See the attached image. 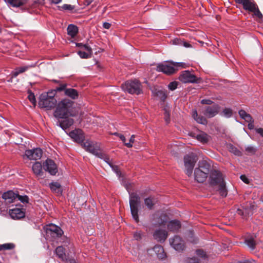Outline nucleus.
<instances>
[{
	"mask_svg": "<svg viewBox=\"0 0 263 263\" xmlns=\"http://www.w3.org/2000/svg\"><path fill=\"white\" fill-rule=\"evenodd\" d=\"M73 106V101L68 99L62 100L57 104L54 116L57 118H63L77 116L78 111Z\"/></svg>",
	"mask_w": 263,
	"mask_h": 263,
	"instance_id": "f257e3e1",
	"label": "nucleus"
},
{
	"mask_svg": "<svg viewBox=\"0 0 263 263\" xmlns=\"http://www.w3.org/2000/svg\"><path fill=\"white\" fill-rule=\"evenodd\" d=\"M208 182L210 185L212 187L218 186L217 191L221 196L226 197L227 196L228 191L226 183L223 174L220 171L214 170L210 172Z\"/></svg>",
	"mask_w": 263,
	"mask_h": 263,
	"instance_id": "f03ea898",
	"label": "nucleus"
},
{
	"mask_svg": "<svg viewBox=\"0 0 263 263\" xmlns=\"http://www.w3.org/2000/svg\"><path fill=\"white\" fill-rule=\"evenodd\" d=\"M211 165L205 160L199 161L194 170V179L198 183L204 182L209 175Z\"/></svg>",
	"mask_w": 263,
	"mask_h": 263,
	"instance_id": "7ed1b4c3",
	"label": "nucleus"
},
{
	"mask_svg": "<svg viewBox=\"0 0 263 263\" xmlns=\"http://www.w3.org/2000/svg\"><path fill=\"white\" fill-rule=\"evenodd\" d=\"M82 145H83L86 151L92 154L97 157L104 160L106 163H109V158L107 155L101 152L100 144L98 143L87 140L83 142Z\"/></svg>",
	"mask_w": 263,
	"mask_h": 263,
	"instance_id": "20e7f679",
	"label": "nucleus"
},
{
	"mask_svg": "<svg viewBox=\"0 0 263 263\" xmlns=\"http://www.w3.org/2000/svg\"><path fill=\"white\" fill-rule=\"evenodd\" d=\"M55 93L52 91L47 93H42L39 98V105L41 108L46 110H51L54 108L57 104V100L54 97Z\"/></svg>",
	"mask_w": 263,
	"mask_h": 263,
	"instance_id": "39448f33",
	"label": "nucleus"
},
{
	"mask_svg": "<svg viewBox=\"0 0 263 263\" xmlns=\"http://www.w3.org/2000/svg\"><path fill=\"white\" fill-rule=\"evenodd\" d=\"M121 88L132 95H138L142 93L141 83L136 79L126 81L121 85Z\"/></svg>",
	"mask_w": 263,
	"mask_h": 263,
	"instance_id": "423d86ee",
	"label": "nucleus"
},
{
	"mask_svg": "<svg viewBox=\"0 0 263 263\" xmlns=\"http://www.w3.org/2000/svg\"><path fill=\"white\" fill-rule=\"evenodd\" d=\"M129 206L132 216L134 220L139 221L138 212L140 205V197L136 193H129Z\"/></svg>",
	"mask_w": 263,
	"mask_h": 263,
	"instance_id": "0eeeda50",
	"label": "nucleus"
},
{
	"mask_svg": "<svg viewBox=\"0 0 263 263\" xmlns=\"http://www.w3.org/2000/svg\"><path fill=\"white\" fill-rule=\"evenodd\" d=\"M198 158L196 155L191 153L184 156V164L185 168V173L188 176H191L193 170L197 162Z\"/></svg>",
	"mask_w": 263,
	"mask_h": 263,
	"instance_id": "6e6552de",
	"label": "nucleus"
},
{
	"mask_svg": "<svg viewBox=\"0 0 263 263\" xmlns=\"http://www.w3.org/2000/svg\"><path fill=\"white\" fill-rule=\"evenodd\" d=\"M243 8L246 11L253 13V15L261 20L263 17L262 13L259 10L258 5L254 0H246L242 4Z\"/></svg>",
	"mask_w": 263,
	"mask_h": 263,
	"instance_id": "1a4fd4ad",
	"label": "nucleus"
},
{
	"mask_svg": "<svg viewBox=\"0 0 263 263\" xmlns=\"http://www.w3.org/2000/svg\"><path fill=\"white\" fill-rule=\"evenodd\" d=\"M178 79L183 83H198L200 79L197 78L191 71L184 70L181 72Z\"/></svg>",
	"mask_w": 263,
	"mask_h": 263,
	"instance_id": "9d476101",
	"label": "nucleus"
},
{
	"mask_svg": "<svg viewBox=\"0 0 263 263\" xmlns=\"http://www.w3.org/2000/svg\"><path fill=\"white\" fill-rule=\"evenodd\" d=\"M176 68L174 67L173 62L170 63H159L157 65L156 70L162 72L167 75H171L176 72Z\"/></svg>",
	"mask_w": 263,
	"mask_h": 263,
	"instance_id": "9b49d317",
	"label": "nucleus"
},
{
	"mask_svg": "<svg viewBox=\"0 0 263 263\" xmlns=\"http://www.w3.org/2000/svg\"><path fill=\"white\" fill-rule=\"evenodd\" d=\"M46 232L47 236H50L53 239L60 237L63 234L61 228L52 223L46 226Z\"/></svg>",
	"mask_w": 263,
	"mask_h": 263,
	"instance_id": "f8f14e48",
	"label": "nucleus"
},
{
	"mask_svg": "<svg viewBox=\"0 0 263 263\" xmlns=\"http://www.w3.org/2000/svg\"><path fill=\"white\" fill-rule=\"evenodd\" d=\"M171 246L177 251H182L185 248V244L182 239L178 235L170 239Z\"/></svg>",
	"mask_w": 263,
	"mask_h": 263,
	"instance_id": "ddd939ff",
	"label": "nucleus"
},
{
	"mask_svg": "<svg viewBox=\"0 0 263 263\" xmlns=\"http://www.w3.org/2000/svg\"><path fill=\"white\" fill-rule=\"evenodd\" d=\"M220 106L214 103L212 106H206L204 108L203 114L208 118H212L217 115L219 110Z\"/></svg>",
	"mask_w": 263,
	"mask_h": 263,
	"instance_id": "4468645a",
	"label": "nucleus"
},
{
	"mask_svg": "<svg viewBox=\"0 0 263 263\" xmlns=\"http://www.w3.org/2000/svg\"><path fill=\"white\" fill-rule=\"evenodd\" d=\"M43 169L48 172L51 175H55L58 172V167L54 161L50 159H47L43 163Z\"/></svg>",
	"mask_w": 263,
	"mask_h": 263,
	"instance_id": "2eb2a0df",
	"label": "nucleus"
},
{
	"mask_svg": "<svg viewBox=\"0 0 263 263\" xmlns=\"http://www.w3.org/2000/svg\"><path fill=\"white\" fill-rule=\"evenodd\" d=\"M42 150L40 148L28 149L25 151V155L30 160H39L42 156Z\"/></svg>",
	"mask_w": 263,
	"mask_h": 263,
	"instance_id": "dca6fc26",
	"label": "nucleus"
},
{
	"mask_svg": "<svg viewBox=\"0 0 263 263\" xmlns=\"http://www.w3.org/2000/svg\"><path fill=\"white\" fill-rule=\"evenodd\" d=\"M153 220L155 221V225L156 226H164L167 222V216L165 214H160L156 212L153 215Z\"/></svg>",
	"mask_w": 263,
	"mask_h": 263,
	"instance_id": "f3484780",
	"label": "nucleus"
},
{
	"mask_svg": "<svg viewBox=\"0 0 263 263\" xmlns=\"http://www.w3.org/2000/svg\"><path fill=\"white\" fill-rule=\"evenodd\" d=\"M69 136L74 140V141L79 143H83L84 140V134L81 129H77L71 131L69 134Z\"/></svg>",
	"mask_w": 263,
	"mask_h": 263,
	"instance_id": "a211bd4d",
	"label": "nucleus"
},
{
	"mask_svg": "<svg viewBox=\"0 0 263 263\" xmlns=\"http://www.w3.org/2000/svg\"><path fill=\"white\" fill-rule=\"evenodd\" d=\"M9 215L13 219H20L25 217V212L22 209L15 208L9 210Z\"/></svg>",
	"mask_w": 263,
	"mask_h": 263,
	"instance_id": "6ab92c4d",
	"label": "nucleus"
},
{
	"mask_svg": "<svg viewBox=\"0 0 263 263\" xmlns=\"http://www.w3.org/2000/svg\"><path fill=\"white\" fill-rule=\"evenodd\" d=\"M62 119H63L62 120H58L57 122V125L63 130H66L69 128L74 123L73 119L68 117H65Z\"/></svg>",
	"mask_w": 263,
	"mask_h": 263,
	"instance_id": "aec40b11",
	"label": "nucleus"
},
{
	"mask_svg": "<svg viewBox=\"0 0 263 263\" xmlns=\"http://www.w3.org/2000/svg\"><path fill=\"white\" fill-rule=\"evenodd\" d=\"M155 239L160 242H164L167 237V232L164 230L158 229L153 234Z\"/></svg>",
	"mask_w": 263,
	"mask_h": 263,
	"instance_id": "412c9836",
	"label": "nucleus"
},
{
	"mask_svg": "<svg viewBox=\"0 0 263 263\" xmlns=\"http://www.w3.org/2000/svg\"><path fill=\"white\" fill-rule=\"evenodd\" d=\"M17 194L15 193L12 191H8L3 193L2 198L8 203H12L16 199Z\"/></svg>",
	"mask_w": 263,
	"mask_h": 263,
	"instance_id": "4be33fe9",
	"label": "nucleus"
},
{
	"mask_svg": "<svg viewBox=\"0 0 263 263\" xmlns=\"http://www.w3.org/2000/svg\"><path fill=\"white\" fill-rule=\"evenodd\" d=\"M29 0H5V1L12 7L18 8L26 5Z\"/></svg>",
	"mask_w": 263,
	"mask_h": 263,
	"instance_id": "5701e85b",
	"label": "nucleus"
},
{
	"mask_svg": "<svg viewBox=\"0 0 263 263\" xmlns=\"http://www.w3.org/2000/svg\"><path fill=\"white\" fill-rule=\"evenodd\" d=\"M43 168V165L40 162H35L32 165V171L33 173L39 177H42L43 175V172L42 168Z\"/></svg>",
	"mask_w": 263,
	"mask_h": 263,
	"instance_id": "b1692460",
	"label": "nucleus"
},
{
	"mask_svg": "<svg viewBox=\"0 0 263 263\" xmlns=\"http://www.w3.org/2000/svg\"><path fill=\"white\" fill-rule=\"evenodd\" d=\"M181 228V223L178 220H172L167 224V229L169 231L176 232Z\"/></svg>",
	"mask_w": 263,
	"mask_h": 263,
	"instance_id": "393cba45",
	"label": "nucleus"
},
{
	"mask_svg": "<svg viewBox=\"0 0 263 263\" xmlns=\"http://www.w3.org/2000/svg\"><path fill=\"white\" fill-rule=\"evenodd\" d=\"M192 117L194 120L199 124L206 125L208 123V121L206 118L201 115H198L196 110L193 111Z\"/></svg>",
	"mask_w": 263,
	"mask_h": 263,
	"instance_id": "a878e982",
	"label": "nucleus"
},
{
	"mask_svg": "<svg viewBox=\"0 0 263 263\" xmlns=\"http://www.w3.org/2000/svg\"><path fill=\"white\" fill-rule=\"evenodd\" d=\"M64 94L73 100L77 99L79 97L78 91L73 88H67L65 90Z\"/></svg>",
	"mask_w": 263,
	"mask_h": 263,
	"instance_id": "bb28decb",
	"label": "nucleus"
},
{
	"mask_svg": "<svg viewBox=\"0 0 263 263\" xmlns=\"http://www.w3.org/2000/svg\"><path fill=\"white\" fill-rule=\"evenodd\" d=\"M154 250L156 253L157 257L161 259L166 257V254L163 247L160 245H156L154 247Z\"/></svg>",
	"mask_w": 263,
	"mask_h": 263,
	"instance_id": "cd10ccee",
	"label": "nucleus"
},
{
	"mask_svg": "<svg viewBox=\"0 0 263 263\" xmlns=\"http://www.w3.org/2000/svg\"><path fill=\"white\" fill-rule=\"evenodd\" d=\"M34 67L33 65H27L22 67H19L16 68L12 72V77H16L19 74L22 73L26 70H27L29 68Z\"/></svg>",
	"mask_w": 263,
	"mask_h": 263,
	"instance_id": "c85d7f7f",
	"label": "nucleus"
},
{
	"mask_svg": "<svg viewBox=\"0 0 263 263\" xmlns=\"http://www.w3.org/2000/svg\"><path fill=\"white\" fill-rule=\"evenodd\" d=\"M79 31L78 27L73 24H70L67 27V33L71 37H74Z\"/></svg>",
	"mask_w": 263,
	"mask_h": 263,
	"instance_id": "c756f323",
	"label": "nucleus"
},
{
	"mask_svg": "<svg viewBox=\"0 0 263 263\" xmlns=\"http://www.w3.org/2000/svg\"><path fill=\"white\" fill-rule=\"evenodd\" d=\"M51 190L57 194H61L62 193V189L61 185L58 182H52L49 184Z\"/></svg>",
	"mask_w": 263,
	"mask_h": 263,
	"instance_id": "7c9ffc66",
	"label": "nucleus"
},
{
	"mask_svg": "<svg viewBox=\"0 0 263 263\" xmlns=\"http://www.w3.org/2000/svg\"><path fill=\"white\" fill-rule=\"evenodd\" d=\"M245 242L251 250H253L255 249L256 242L252 236H248L246 237Z\"/></svg>",
	"mask_w": 263,
	"mask_h": 263,
	"instance_id": "2f4dec72",
	"label": "nucleus"
},
{
	"mask_svg": "<svg viewBox=\"0 0 263 263\" xmlns=\"http://www.w3.org/2000/svg\"><path fill=\"white\" fill-rule=\"evenodd\" d=\"M210 138V137L205 133H202L196 136L197 139L202 143H207Z\"/></svg>",
	"mask_w": 263,
	"mask_h": 263,
	"instance_id": "473e14b6",
	"label": "nucleus"
},
{
	"mask_svg": "<svg viewBox=\"0 0 263 263\" xmlns=\"http://www.w3.org/2000/svg\"><path fill=\"white\" fill-rule=\"evenodd\" d=\"M155 95L163 102H164L167 96V91L165 90H156Z\"/></svg>",
	"mask_w": 263,
	"mask_h": 263,
	"instance_id": "72a5a7b5",
	"label": "nucleus"
},
{
	"mask_svg": "<svg viewBox=\"0 0 263 263\" xmlns=\"http://www.w3.org/2000/svg\"><path fill=\"white\" fill-rule=\"evenodd\" d=\"M144 204L149 210L153 209L154 205L155 204L154 199L153 197H148L144 200Z\"/></svg>",
	"mask_w": 263,
	"mask_h": 263,
	"instance_id": "f704fd0d",
	"label": "nucleus"
},
{
	"mask_svg": "<svg viewBox=\"0 0 263 263\" xmlns=\"http://www.w3.org/2000/svg\"><path fill=\"white\" fill-rule=\"evenodd\" d=\"M238 114L240 118L245 120V121H252V117L251 115L246 112L245 110L241 109L239 110Z\"/></svg>",
	"mask_w": 263,
	"mask_h": 263,
	"instance_id": "c9c22d12",
	"label": "nucleus"
},
{
	"mask_svg": "<svg viewBox=\"0 0 263 263\" xmlns=\"http://www.w3.org/2000/svg\"><path fill=\"white\" fill-rule=\"evenodd\" d=\"M55 252L59 258L64 259L65 257V249L62 246L58 247L55 250Z\"/></svg>",
	"mask_w": 263,
	"mask_h": 263,
	"instance_id": "e433bc0d",
	"label": "nucleus"
},
{
	"mask_svg": "<svg viewBox=\"0 0 263 263\" xmlns=\"http://www.w3.org/2000/svg\"><path fill=\"white\" fill-rule=\"evenodd\" d=\"M229 151L236 156H241V152L235 146L230 144L228 145Z\"/></svg>",
	"mask_w": 263,
	"mask_h": 263,
	"instance_id": "4c0bfd02",
	"label": "nucleus"
},
{
	"mask_svg": "<svg viewBox=\"0 0 263 263\" xmlns=\"http://www.w3.org/2000/svg\"><path fill=\"white\" fill-rule=\"evenodd\" d=\"M220 115L227 118H230L233 115L232 110L230 108H226L222 110Z\"/></svg>",
	"mask_w": 263,
	"mask_h": 263,
	"instance_id": "58836bf2",
	"label": "nucleus"
},
{
	"mask_svg": "<svg viewBox=\"0 0 263 263\" xmlns=\"http://www.w3.org/2000/svg\"><path fill=\"white\" fill-rule=\"evenodd\" d=\"M2 250H12L14 248L15 245L13 243H7L1 245Z\"/></svg>",
	"mask_w": 263,
	"mask_h": 263,
	"instance_id": "ea45409f",
	"label": "nucleus"
},
{
	"mask_svg": "<svg viewBox=\"0 0 263 263\" xmlns=\"http://www.w3.org/2000/svg\"><path fill=\"white\" fill-rule=\"evenodd\" d=\"M66 86L67 84L66 83L60 84L59 86L56 87L53 90H52L53 93H54L55 94L57 92H60L63 90L65 91V90L67 89Z\"/></svg>",
	"mask_w": 263,
	"mask_h": 263,
	"instance_id": "a19ab883",
	"label": "nucleus"
},
{
	"mask_svg": "<svg viewBox=\"0 0 263 263\" xmlns=\"http://www.w3.org/2000/svg\"><path fill=\"white\" fill-rule=\"evenodd\" d=\"M173 64H174V67H175L177 69L176 72L179 70V68H180V67L185 68L187 67V64L183 62H173Z\"/></svg>",
	"mask_w": 263,
	"mask_h": 263,
	"instance_id": "79ce46f5",
	"label": "nucleus"
},
{
	"mask_svg": "<svg viewBox=\"0 0 263 263\" xmlns=\"http://www.w3.org/2000/svg\"><path fill=\"white\" fill-rule=\"evenodd\" d=\"M74 6L71 5L69 4H64L60 7V10L72 11L74 9Z\"/></svg>",
	"mask_w": 263,
	"mask_h": 263,
	"instance_id": "37998d69",
	"label": "nucleus"
},
{
	"mask_svg": "<svg viewBox=\"0 0 263 263\" xmlns=\"http://www.w3.org/2000/svg\"><path fill=\"white\" fill-rule=\"evenodd\" d=\"M28 98L29 100V101L31 102V103L35 105L36 104V99L35 96L33 92H32L31 91H28Z\"/></svg>",
	"mask_w": 263,
	"mask_h": 263,
	"instance_id": "c03bdc74",
	"label": "nucleus"
},
{
	"mask_svg": "<svg viewBox=\"0 0 263 263\" xmlns=\"http://www.w3.org/2000/svg\"><path fill=\"white\" fill-rule=\"evenodd\" d=\"M16 198H18V199L23 203H26L28 202L29 198L27 195L22 196L17 194Z\"/></svg>",
	"mask_w": 263,
	"mask_h": 263,
	"instance_id": "a18cd8bd",
	"label": "nucleus"
},
{
	"mask_svg": "<svg viewBox=\"0 0 263 263\" xmlns=\"http://www.w3.org/2000/svg\"><path fill=\"white\" fill-rule=\"evenodd\" d=\"M135 136L134 135L131 136L130 138L129 139V142L125 143V145L128 148H130L133 146V144L135 141Z\"/></svg>",
	"mask_w": 263,
	"mask_h": 263,
	"instance_id": "49530a36",
	"label": "nucleus"
},
{
	"mask_svg": "<svg viewBox=\"0 0 263 263\" xmlns=\"http://www.w3.org/2000/svg\"><path fill=\"white\" fill-rule=\"evenodd\" d=\"M177 86H178V82H177L176 81H173V82H171L168 84V88L170 90L173 91L177 88Z\"/></svg>",
	"mask_w": 263,
	"mask_h": 263,
	"instance_id": "de8ad7c7",
	"label": "nucleus"
},
{
	"mask_svg": "<svg viewBox=\"0 0 263 263\" xmlns=\"http://www.w3.org/2000/svg\"><path fill=\"white\" fill-rule=\"evenodd\" d=\"M196 254L200 257H201L203 258H206V254L202 250H200V249L197 250L196 251Z\"/></svg>",
	"mask_w": 263,
	"mask_h": 263,
	"instance_id": "09e8293b",
	"label": "nucleus"
},
{
	"mask_svg": "<svg viewBox=\"0 0 263 263\" xmlns=\"http://www.w3.org/2000/svg\"><path fill=\"white\" fill-rule=\"evenodd\" d=\"M79 55L83 59H87L89 57V53H88L85 51H79L78 52Z\"/></svg>",
	"mask_w": 263,
	"mask_h": 263,
	"instance_id": "8fccbe9b",
	"label": "nucleus"
},
{
	"mask_svg": "<svg viewBox=\"0 0 263 263\" xmlns=\"http://www.w3.org/2000/svg\"><path fill=\"white\" fill-rule=\"evenodd\" d=\"M186 263H200V261L196 257H193L187 258Z\"/></svg>",
	"mask_w": 263,
	"mask_h": 263,
	"instance_id": "3c124183",
	"label": "nucleus"
},
{
	"mask_svg": "<svg viewBox=\"0 0 263 263\" xmlns=\"http://www.w3.org/2000/svg\"><path fill=\"white\" fill-rule=\"evenodd\" d=\"M108 164H109V165L112 167V170H114V171L116 173V174L118 176H120L121 175V172H120V171L119 170L118 167L117 165H112V166H111L110 163V161H109V163Z\"/></svg>",
	"mask_w": 263,
	"mask_h": 263,
	"instance_id": "603ef678",
	"label": "nucleus"
},
{
	"mask_svg": "<svg viewBox=\"0 0 263 263\" xmlns=\"http://www.w3.org/2000/svg\"><path fill=\"white\" fill-rule=\"evenodd\" d=\"M246 151L250 154H254L256 152V149L251 146H248L246 148Z\"/></svg>",
	"mask_w": 263,
	"mask_h": 263,
	"instance_id": "864d4df0",
	"label": "nucleus"
},
{
	"mask_svg": "<svg viewBox=\"0 0 263 263\" xmlns=\"http://www.w3.org/2000/svg\"><path fill=\"white\" fill-rule=\"evenodd\" d=\"M173 44L176 45H182L183 43V41H182L179 39H175L173 40H172Z\"/></svg>",
	"mask_w": 263,
	"mask_h": 263,
	"instance_id": "5fc2aeb1",
	"label": "nucleus"
},
{
	"mask_svg": "<svg viewBox=\"0 0 263 263\" xmlns=\"http://www.w3.org/2000/svg\"><path fill=\"white\" fill-rule=\"evenodd\" d=\"M201 103L202 104H206V105H211L213 104V102L210 99H202L201 101Z\"/></svg>",
	"mask_w": 263,
	"mask_h": 263,
	"instance_id": "6e6d98bb",
	"label": "nucleus"
},
{
	"mask_svg": "<svg viewBox=\"0 0 263 263\" xmlns=\"http://www.w3.org/2000/svg\"><path fill=\"white\" fill-rule=\"evenodd\" d=\"M114 135L118 136L120 138V139H121V140L124 143V144H125V143H126V138L123 135L117 133H114Z\"/></svg>",
	"mask_w": 263,
	"mask_h": 263,
	"instance_id": "4d7b16f0",
	"label": "nucleus"
},
{
	"mask_svg": "<svg viewBox=\"0 0 263 263\" xmlns=\"http://www.w3.org/2000/svg\"><path fill=\"white\" fill-rule=\"evenodd\" d=\"M142 233L140 231L136 232L134 234V237L136 240H139L141 238Z\"/></svg>",
	"mask_w": 263,
	"mask_h": 263,
	"instance_id": "13d9d810",
	"label": "nucleus"
},
{
	"mask_svg": "<svg viewBox=\"0 0 263 263\" xmlns=\"http://www.w3.org/2000/svg\"><path fill=\"white\" fill-rule=\"evenodd\" d=\"M247 122H248V128L249 129H252L254 128V120L253 119V118H252V121H247Z\"/></svg>",
	"mask_w": 263,
	"mask_h": 263,
	"instance_id": "bf43d9fd",
	"label": "nucleus"
},
{
	"mask_svg": "<svg viewBox=\"0 0 263 263\" xmlns=\"http://www.w3.org/2000/svg\"><path fill=\"white\" fill-rule=\"evenodd\" d=\"M83 47L85 50H86L87 51L89 52V53L90 54H91L92 49H91V48L89 46H88L87 44H84Z\"/></svg>",
	"mask_w": 263,
	"mask_h": 263,
	"instance_id": "052dcab7",
	"label": "nucleus"
},
{
	"mask_svg": "<svg viewBox=\"0 0 263 263\" xmlns=\"http://www.w3.org/2000/svg\"><path fill=\"white\" fill-rule=\"evenodd\" d=\"M103 27L105 29H109L111 27V24L107 22H104L103 24Z\"/></svg>",
	"mask_w": 263,
	"mask_h": 263,
	"instance_id": "680f3d73",
	"label": "nucleus"
},
{
	"mask_svg": "<svg viewBox=\"0 0 263 263\" xmlns=\"http://www.w3.org/2000/svg\"><path fill=\"white\" fill-rule=\"evenodd\" d=\"M240 179L241 180L244 182L245 183H248L249 182L248 179L247 178V177L245 175H241L240 176Z\"/></svg>",
	"mask_w": 263,
	"mask_h": 263,
	"instance_id": "e2e57ef3",
	"label": "nucleus"
},
{
	"mask_svg": "<svg viewBox=\"0 0 263 263\" xmlns=\"http://www.w3.org/2000/svg\"><path fill=\"white\" fill-rule=\"evenodd\" d=\"M256 132L263 137V128H258L256 129Z\"/></svg>",
	"mask_w": 263,
	"mask_h": 263,
	"instance_id": "0e129e2a",
	"label": "nucleus"
},
{
	"mask_svg": "<svg viewBox=\"0 0 263 263\" xmlns=\"http://www.w3.org/2000/svg\"><path fill=\"white\" fill-rule=\"evenodd\" d=\"M93 1V0H85L84 4L86 6H88L90 5Z\"/></svg>",
	"mask_w": 263,
	"mask_h": 263,
	"instance_id": "69168bd1",
	"label": "nucleus"
},
{
	"mask_svg": "<svg viewBox=\"0 0 263 263\" xmlns=\"http://www.w3.org/2000/svg\"><path fill=\"white\" fill-rule=\"evenodd\" d=\"M182 45L184 46L185 47H190L191 46V45L189 43H187L185 42H183Z\"/></svg>",
	"mask_w": 263,
	"mask_h": 263,
	"instance_id": "338daca9",
	"label": "nucleus"
},
{
	"mask_svg": "<svg viewBox=\"0 0 263 263\" xmlns=\"http://www.w3.org/2000/svg\"><path fill=\"white\" fill-rule=\"evenodd\" d=\"M190 241L193 243H197L198 239L197 238H193L190 240Z\"/></svg>",
	"mask_w": 263,
	"mask_h": 263,
	"instance_id": "774afa93",
	"label": "nucleus"
}]
</instances>
